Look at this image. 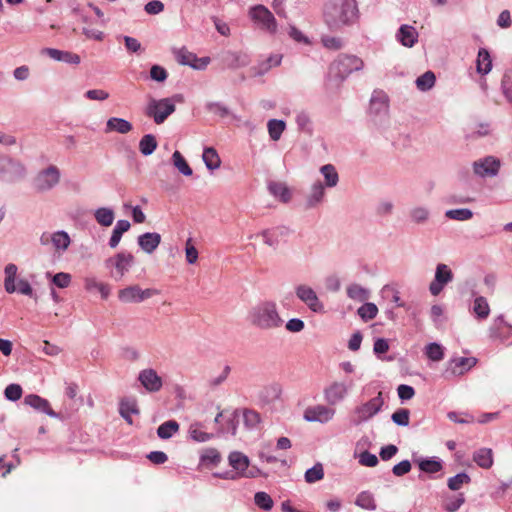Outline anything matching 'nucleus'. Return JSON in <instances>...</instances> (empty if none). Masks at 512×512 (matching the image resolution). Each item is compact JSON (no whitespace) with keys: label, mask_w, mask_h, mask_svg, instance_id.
<instances>
[{"label":"nucleus","mask_w":512,"mask_h":512,"mask_svg":"<svg viewBox=\"0 0 512 512\" xmlns=\"http://www.w3.org/2000/svg\"><path fill=\"white\" fill-rule=\"evenodd\" d=\"M42 246L52 245L58 254L64 253L71 244V238L66 231L43 232L39 238Z\"/></svg>","instance_id":"dca6fc26"},{"label":"nucleus","mask_w":512,"mask_h":512,"mask_svg":"<svg viewBox=\"0 0 512 512\" xmlns=\"http://www.w3.org/2000/svg\"><path fill=\"white\" fill-rule=\"evenodd\" d=\"M179 430V424L175 420L162 423L157 429V435L161 439L171 438Z\"/></svg>","instance_id":"c03bdc74"},{"label":"nucleus","mask_w":512,"mask_h":512,"mask_svg":"<svg viewBox=\"0 0 512 512\" xmlns=\"http://www.w3.org/2000/svg\"><path fill=\"white\" fill-rule=\"evenodd\" d=\"M130 227L131 225L128 220H118L112 230V234L109 239V246L111 248H116L121 241L122 235L127 232Z\"/></svg>","instance_id":"473e14b6"},{"label":"nucleus","mask_w":512,"mask_h":512,"mask_svg":"<svg viewBox=\"0 0 512 512\" xmlns=\"http://www.w3.org/2000/svg\"><path fill=\"white\" fill-rule=\"evenodd\" d=\"M60 179V169L56 165H49L37 173L33 180V186L37 192H48L60 183Z\"/></svg>","instance_id":"1a4fd4ad"},{"label":"nucleus","mask_w":512,"mask_h":512,"mask_svg":"<svg viewBox=\"0 0 512 512\" xmlns=\"http://www.w3.org/2000/svg\"><path fill=\"white\" fill-rule=\"evenodd\" d=\"M172 162L175 168L184 176H191L193 170L179 151L172 154Z\"/></svg>","instance_id":"49530a36"},{"label":"nucleus","mask_w":512,"mask_h":512,"mask_svg":"<svg viewBox=\"0 0 512 512\" xmlns=\"http://www.w3.org/2000/svg\"><path fill=\"white\" fill-rule=\"evenodd\" d=\"M501 87L505 98L512 105V79L508 74L504 75Z\"/></svg>","instance_id":"774afa93"},{"label":"nucleus","mask_w":512,"mask_h":512,"mask_svg":"<svg viewBox=\"0 0 512 512\" xmlns=\"http://www.w3.org/2000/svg\"><path fill=\"white\" fill-rule=\"evenodd\" d=\"M84 288L88 292L98 291L103 299H107L110 295V286L99 281L95 276H86L83 279Z\"/></svg>","instance_id":"a878e982"},{"label":"nucleus","mask_w":512,"mask_h":512,"mask_svg":"<svg viewBox=\"0 0 512 512\" xmlns=\"http://www.w3.org/2000/svg\"><path fill=\"white\" fill-rule=\"evenodd\" d=\"M409 417L408 409H399L392 414L391 419L396 425L405 427L409 425Z\"/></svg>","instance_id":"e2e57ef3"},{"label":"nucleus","mask_w":512,"mask_h":512,"mask_svg":"<svg viewBox=\"0 0 512 512\" xmlns=\"http://www.w3.org/2000/svg\"><path fill=\"white\" fill-rule=\"evenodd\" d=\"M430 211L426 206H415L410 209L409 217L416 224H423L428 221Z\"/></svg>","instance_id":"37998d69"},{"label":"nucleus","mask_w":512,"mask_h":512,"mask_svg":"<svg viewBox=\"0 0 512 512\" xmlns=\"http://www.w3.org/2000/svg\"><path fill=\"white\" fill-rule=\"evenodd\" d=\"M325 186L320 179H316L305 192V208L314 209L319 207L325 200Z\"/></svg>","instance_id":"aec40b11"},{"label":"nucleus","mask_w":512,"mask_h":512,"mask_svg":"<svg viewBox=\"0 0 512 512\" xmlns=\"http://www.w3.org/2000/svg\"><path fill=\"white\" fill-rule=\"evenodd\" d=\"M171 98L151 99L146 108L147 116L153 118L156 124H162L171 114L175 112V99Z\"/></svg>","instance_id":"6e6552de"},{"label":"nucleus","mask_w":512,"mask_h":512,"mask_svg":"<svg viewBox=\"0 0 512 512\" xmlns=\"http://www.w3.org/2000/svg\"><path fill=\"white\" fill-rule=\"evenodd\" d=\"M358 18L355 0L330 1L325 5L324 20L330 29L353 24Z\"/></svg>","instance_id":"f03ea898"},{"label":"nucleus","mask_w":512,"mask_h":512,"mask_svg":"<svg viewBox=\"0 0 512 512\" xmlns=\"http://www.w3.org/2000/svg\"><path fill=\"white\" fill-rule=\"evenodd\" d=\"M26 175L23 163L11 157L0 154V181L16 182Z\"/></svg>","instance_id":"9d476101"},{"label":"nucleus","mask_w":512,"mask_h":512,"mask_svg":"<svg viewBox=\"0 0 512 512\" xmlns=\"http://www.w3.org/2000/svg\"><path fill=\"white\" fill-rule=\"evenodd\" d=\"M296 297L314 313H324V304L320 301L316 291L307 284L295 286Z\"/></svg>","instance_id":"ddd939ff"},{"label":"nucleus","mask_w":512,"mask_h":512,"mask_svg":"<svg viewBox=\"0 0 512 512\" xmlns=\"http://www.w3.org/2000/svg\"><path fill=\"white\" fill-rule=\"evenodd\" d=\"M228 461L233 471L219 475L224 479L236 480L238 478H254L258 474V470L254 468L249 469V458L241 452H231L228 456Z\"/></svg>","instance_id":"423d86ee"},{"label":"nucleus","mask_w":512,"mask_h":512,"mask_svg":"<svg viewBox=\"0 0 512 512\" xmlns=\"http://www.w3.org/2000/svg\"><path fill=\"white\" fill-rule=\"evenodd\" d=\"M269 192L275 196L276 198H279L282 202L287 203L291 199V192L290 189L287 187L286 184L281 182H271L268 185Z\"/></svg>","instance_id":"4c0bfd02"},{"label":"nucleus","mask_w":512,"mask_h":512,"mask_svg":"<svg viewBox=\"0 0 512 512\" xmlns=\"http://www.w3.org/2000/svg\"><path fill=\"white\" fill-rule=\"evenodd\" d=\"M254 502L255 504L265 510V511H269L272 509L273 505H274V502H273V499L271 498V496L269 494H267L266 492H257L254 496Z\"/></svg>","instance_id":"5fc2aeb1"},{"label":"nucleus","mask_w":512,"mask_h":512,"mask_svg":"<svg viewBox=\"0 0 512 512\" xmlns=\"http://www.w3.org/2000/svg\"><path fill=\"white\" fill-rule=\"evenodd\" d=\"M188 434L193 441L198 443H204L213 438V434L205 432L202 424L199 422L190 424Z\"/></svg>","instance_id":"f704fd0d"},{"label":"nucleus","mask_w":512,"mask_h":512,"mask_svg":"<svg viewBox=\"0 0 512 512\" xmlns=\"http://www.w3.org/2000/svg\"><path fill=\"white\" fill-rule=\"evenodd\" d=\"M71 275L66 272H59L52 276V283L58 288H67L71 283Z\"/></svg>","instance_id":"69168bd1"},{"label":"nucleus","mask_w":512,"mask_h":512,"mask_svg":"<svg viewBox=\"0 0 512 512\" xmlns=\"http://www.w3.org/2000/svg\"><path fill=\"white\" fill-rule=\"evenodd\" d=\"M168 77L167 70L160 65H152L150 68V78L156 82H165Z\"/></svg>","instance_id":"0e129e2a"},{"label":"nucleus","mask_w":512,"mask_h":512,"mask_svg":"<svg viewBox=\"0 0 512 512\" xmlns=\"http://www.w3.org/2000/svg\"><path fill=\"white\" fill-rule=\"evenodd\" d=\"M320 173L324 177L325 188H334L338 185L339 175L332 164H326L320 167Z\"/></svg>","instance_id":"2f4dec72"},{"label":"nucleus","mask_w":512,"mask_h":512,"mask_svg":"<svg viewBox=\"0 0 512 512\" xmlns=\"http://www.w3.org/2000/svg\"><path fill=\"white\" fill-rule=\"evenodd\" d=\"M133 264L134 256L129 252H120L105 261L107 268L113 267L115 269V272L111 274L116 280L122 279L124 275L129 272Z\"/></svg>","instance_id":"4468645a"},{"label":"nucleus","mask_w":512,"mask_h":512,"mask_svg":"<svg viewBox=\"0 0 512 512\" xmlns=\"http://www.w3.org/2000/svg\"><path fill=\"white\" fill-rule=\"evenodd\" d=\"M453 280V272L448 265L440 263L436 266L434 280L429 285V291L433 296L441 293L445 285Z\"/></svg>","instance_id":"6ab92c4d"},{"label":"nucleus","mask_w":512,"mask_h":512,"mask_svg":"<svg viewBox=\"0 0 512 512\" xmlns=\"http://www.w3.org/2000/svg\"><path fill=\"white\" fill-rule=\"evenodd\" d=\"M358 315L364 321H369L374 319L378 314V308L374 303L366 302L361 307L358 308Z\"/></svg>","instance_id":"603ef678"},{"label":"nucleus","mask_w":512,"mask_h":512,"mask_svg":"<svg viewBox=\"0 0 512 512\" xmlns=\"http://www.w3.org/2000/svg\"><path fill=\"white\" fill-rule=\"evenodd\" d=\"M205 108L208 112L222 118L229 115L228 107L221 102H207Z\"/></svg>","instance_id":"bf43d9fd"},{"label":"nucleus","mask_w":512,"mask_h":512,"mask_svg":"<svg viewBox=\"0 0 512 512\" xmlns=\"http://www.w3.org/2000/svg\"><path fill=\"white\" fill-rule=\"evenodd\" d=\"M220 460V453L215 448L205 449L200 456V461L203 464L217 465L220 462Z\"/></svg>","instance_id":"6e6d98bb"},{"label":"nucleus","mask_w":512,"mask_h":512,"mask_svg":"<svg viewBox=\"0 0 512 512\" xmlns=\"http://www.w3.org/2000/svg\"><path fill=\"white\" fill-rule=\"evenodd\" d=\"M259 236H261L263 239V242L270 247H275L279 243L278 229L264 230L259 234Z\"/></svg>","instance_id":"052dcab7"},{"label":"nucleus","mask_w":512,"mask_h":512,"mask_svg":"<svg viewBox=\"0 0 512 512\" xmlns=\"http://www.w3.org/2000/svg\"><path fill=\"white\" fill-rule=\"evenodd\" d=\"M4 395L10 401H17L22 396V388L18 384H9L4 390Z\"/></svg>","instance_id":"338daca9"},{"label":"nucleus","mask_w":512,"mask_h":512,"mask_svg":"<svg viewBox=\"0 0 512 512\" xmlns=\"http://www.w3.org/2000/svg\"><path fill=\"white\" fill-rule=\"evenodd\" d=\"M347 296L357 302H364L370 298V291L356 283L350 284L346 288Z\"/></svg>","instance_id":"72a5a7b5"},{"label":"nucleus","mask_w":512,"mask_h":512,"mask_svg":"<svg viewBox=\"0 0 512 512\" xmlns=\"http://www.w3.org/2000/svg\"><path fill=\"white\" fill-rule=\"evenodd\" d=\"M173 55L181 65L191 67L192 62L195 61V54L188 51L185 47L173 49Z\"/></svg>","instance_id":"09e8293b"},{"label":"nucleus","mask_w":512,"mask_h":512,"mask_svg":"<svg viewBox=\"0 0 512 512\" xmlns=\"http://www.w3.org/2000/svg\"><path fill=\"white\" fill-rule=\"evenodd\" d=\"M160 293L159 290L154 288L142 289L139 285L134 284L122 288L118 291V299L121 303H141Z\"/></svg>","instance_id":"f8f14e48"},{"label":"nucleus","mask_w":512,"mask_h":512,"mask_svg":"<svg viewBox=\"0 0 512 512\" xmlns=\"http://www.w3.org/2000/svg\"><path fill=\"white\" fill-rule=\"evenodd\" d=\"M157 148V140L154 135L146 134L139 142V150L144 156L151 155Z\"/></svg>","instance_id":"79ce46f5"},{"label":"nucleus","mask_w":512,"mask_h":512,"mask_svg":"<svg viewBox=\"0 0 512 512\" xmlns=\"http://www.w3.org/2000/svg\"><path fill=\"white\" fill-rule=\"evenodd\" d=\"M476 364L477 359L475 357H452L446 363L443 376L447 379L461 376L471 370Z\"/></svg>","instance_id":"2eb2a0df"},{"label":"nucleus","mask_w":512,"mask_h":512,"mask_svg":"<svg viewBox=\"0 0 512 512\" xmlns=\"http://www.w3.org/2000/svg\"><path fill=\"white\" fill-rule=\"evenodd\" d=\"M282 60V56L279 54L271 55L267 58L265 62L260 64L259 71L256 73L257 75H262L269 71L272 67L279 66Z\"/></svg>","instance_id":"680f3d73"},{"label":"nucleus","mask_w":512,"mask_h":512,"mask_svg":"<svg viewBox=\"0 0 512 512\" xmlns=\"http://www.w3.org/2000/svg\"><path fill=\"white\" fill-rule=\"evenodd\" d=\"M435 81L434 73L427 71L416 79V86L420 91H428L434 86Z\"/></svg>","instance_id":"3c124183"},{"label":"nucleus","mask_w":512,"mask_h":512,"mask_svg":"<svg viewBox=\"0 0 512 512\" xmlns=\"http://www.w3.org/2000/svg\"><path fill=\"white\" fill-rule=\"evenodd\" d=\"M25 404L29 405L30 407L34 408L35 410L41 411L45 414H47L50 417L57 418L58 414L54 412L48 400L36 395V394H29L24 398Z\"/></svg>","instance_id":"393cba45"},{"label":"nucleus","mask_w":512,"mask_h":512,"mask_svg":"<svg viewBox=\"0 0 512 512\" xmlns=\"http://www.w3.org/2000/svg\"><path fill=\"white\" fill-rule=\"evenodd\" d=\"M295 122L297 124L298 130L311 135L313 132V124L310 115L305 111L297 112L295 116Z\"/></svg>","instance_id":"ea45409f"},{"label":"nucleus","mask_w":512,"mask_h":512,"mask_svg":"<svg viewBox=\"0 0 512 512\" xmlns=\"http://www.w3.org/2000/svg\"><path fill=\"white\" fill-rule=\"evenodd\" d=\"M335 414L336 410L330 405L317 404L307 407L304 410L303 418L307 422L326 424L334 418Z\"/></svg>","instance_id":"f3484780"},{"label":"nucleus","mask_w":512,"mask_h":512,"mask_svg":"<svg viewBox=\"0 0 512 512\" xmlns=\"http://www.w3.org/2000/svg\"><path fill=\"white\" fill-rule=\"evenodd\" d=\"M137 381L148 393H158L162 390L164 381L154 368H144L139 371Z\"/></svg>","instance_id":"a211bd4d"},{"label":"nucleus","mask_w":512,"mask_h":512,"mask_svg":"<svg viewBox=\"0 0 512 512\" xmlns=\"http://www.w3.org/2000/svg\"><path fill=\"white\" fill-rule=\"evenodd\" d=\"M324 477L323 466L320 463L315 464L305 472V480L308 483H314Z\"/></svg>","instance_id":"13d9d810"},{"label":"nucleus","mask_w":512,"mask_h":512,"mask_svg":"<svg viewBox=\"0 0 512 512\" xmlns=\"http://www.w3.org/2000/svg\"><path fill=\"white\" fill-rule=\"evenodd\" d=\"M248 17L261 31L270 35L278 32V23L273 13L264 5H253L248 9Z\"/></svg>","instance_id":"39448f33"},{"label":"nucleus","mask_w":512,"mask_h":512,"mask_svg":"<svg viewBox=\"0 0 512 512\" xmlns=\"http://www.w3.org/2000/svg\"><path fill=\"white\" fill-rule=\"evenodd\" d=\"M94 218L99 225L109 227L113 224L115 213L109 207H100L94 211Z\"/></svg>","instance_id":"c9c22d12"},{"label":"nucleus","mask_w":512,"mask_h":512,"mask_svg":"<svg viewBox=\"0 0 512 512\" xmlns=\"http://www.w3.org/2000/svg\"><path fill=\"white\" fill-rule=\"evenodd\" d=\"M55 61L78 65L81 61L78 54L62 51L56 48H44L41 52Z\"/></svg>","instance_id":"5701e85b"},{"label":"nucleus","mask_w":512,"mask_h":512,"mask_svg":"<svg viewBox=\"0 0 512 512\" xmlns=\"http://www.w3.org/2000/svg\"><path fill=\"white\" fill-rule=\"evenodd\" d=\"M247 321L260 331H275L285 324L278 304L274 300H262L253 305L248 311Z\"/></svg>","instance_id":"f257e3e1"},{"label":"nucleus","mask_w":512,"mask_h":512,"mask_svg":"<svg viewBox=\"0 0 512 512\" xmlns=\"http://www.w3.org/2000/svg\"><path fill=\"white\" fill-rule=\"evenodd\" d=\"M448 219L456 221H468L473 217V212L468 208L450 209L445 212Z\"/></svg>","instance_id":"8fccbe9b"},{"label":"nucleus","mask_w":512,"mask_h":512,"mask_svg":"<svg viewBox=\"0 0 512 512\" xmlns=\"http://www.w3.org/2000/svg\"><path fill=\"white\" fill-rule=\"evenodd\" d=\"M140 248L147 254H152L161 243V235L156 232H146L138 236Z\"/></svg>","instance_id":"b1692460"},{"label":"nucleus","mask_w":512,"mask_h":512,"mask_svg":"<svg viewBox=\"0 0 512 512\" xmlns=\"http://www.w3.org/2000/svg\"><path fill=\"white\" fill-rule=\"evenodd\" d=\"M119 413L126 420V422L131 425L133 423L131 418L132 414H139V408L136 399H122L119 405Z\"/></svg>","instance_id":"bb28decb"},{"label":"nucleus","mask_w":512,"mask_h":512,"mask_svg":"<svg viewBox=\"0 0 512 512\" xmlns=\"http://www.w3.org/2000/svg\"><path fill=\"white\" fill-rule=\"evenodd\" d=\"M417 463L420 470L426 473H436L442 469L441 462L435 459H419Z\"/></svg>","instance_id":"864d4df0"},{"label":"nucleus","mask_w":512,"mask_h":512,"mask_svg":"<svg viewBox=\"0 0 512 512\" xmlns=\"http://www.w3.org/2000/svg\"><path fill=\"white\" fill-rule=\"evenodd\" d=\"M354 386L353 381H332L323 390V396L326 403L335 406L343 402Z\"/></svg>","instance_id":"9b49d317"},{"label":"nucleus","mask_w":512,"mask_h":512,"mask_svg":"<svg viewBox=\"0 0 512 512\" xmlns=\"http://www.w3.org/2000/svg\"><path fill=\"white\" fill-rule=\"evenodd\" d=\"M385 404V399L382 391L370 400L357 405L353 410V423L360 425L368 422L378 413H380Z\"/></svg>","instance_id":"0eeeda50"},{"label":"nucleus","mask_w":512,"mask_h":512,"mask_svg":"<svg viewBox=\"0 0 512 512\" xmlns=\"http://www.w3.org/2000/svg\"><path fill=\"white\" fill-rule=\"evenodd\" d=\"M425 355L434 362H439L444 358V347L439 343L432 342L426 345Z\"/></svg>","instance_id":"de8ad7c7"},{"label":"nucleus","mask_w":512,"mask_h":512,"mask_svg":"<svg viewBox=\"0 0 512 512\" xmlns=\"http://www.w3.org/2000/svg\"><path fill=\"white\" fill-rule=\"evenodd\" d=\"M355 504L361 507L362 509H366L369 511H374L377 508L373 494L368 491H363L359 493L356 498Z\"/></svg>","instance_id":"a18cd8bd"},{"label":"nucleus","mask_w":512,"mask_h":512,"mask_svg":"<svg viewBox=\"0 0 512 512\" xmlns=\"http://www.w3.org/2000/svg\"><path fill=\"white\" fill-rule=\"evenodd\" d=\"M499 169L500 161L493 156H487L473 163L474 173L481 178L494 177L498 174Z\"/></svg>","instance_id":"412c9836"},{"label":"nucleus","mask_w":512,"mask_h":512,"mask_svg":"<svg viewBox=\"0 0 512 512\" xmlns=\"http://www.w3.org/2000/svg\"><path fill=\"white\" fill-rule=\"evenodd\" d=\"M132 128L133 126L129 121L123 118L111 117L106 122L105 132H118L120 134H127L132 130Z\"/></svg>","instance_id":"cd10ccee"},{"label":"nucleus","mask_w":512,"mask_h":512,"mask_svg":"<svg viewBox=\"0 0 512 512\" xmlns=\"http://www.w3.org/2000/svg\"><path fill=\"white\" fill-rule=\"evenodd\" d=\"M492 69V59L487 49L480 48L476 59V71L481 75L488 74Z\"/></svg>","instance_id":"c85d7f7f"},{"label":"nucleus","mask_w":512,"mask_h":512,"mask_svg":"<svg viewBox=\"0 0 512 512\" xmlns=\"http://www.w3.org/2000/svg\"><path fill=\"white\" fill-rule=\"evenodd\" d=\"M202 159L205 163V166L209 170H216L220 167V164H221L220 157H219L217 151L212 147H208V148L204 149L203 154H202Z\"/></svg>","instance_id":"58836bf2"},{"label":"nucleus","mask_w":512,"mask_h":512,"mask_svg":"<svg viewBox=\"0 0 512 512\" xmlns=\"http://www.w3.org/2000/svg\"><path fill=\"white\" fill-rule=\"evenodd\" d=\"M470 482V477L466 473H458L453 477H450L448 479V487L451 490L457 491L459 490L464 484H468Z\"/></svg>","instance_id":"4d7b16f0"},{"label":"nucleus","mask_w":512,"mask_h":512,"mask_svg":"<svg viewBox=\"0 0 512 512\" xmlns=\"http://www.w3.org/2000/svg\"><path fill=\"white\" fill-rule=\"evenodd\" d=\"M472 310L479 320L486 319L490 314V306L487 299L483 296H476L473 301Z\"/></svg>","instance_id":"e433bc0d"},{"label":"nucleus","mask_w":512,"mask_h":512,"mask_svg":"<svg viewBox=\"0 0 512 512\" xmlns=\"http://www.w3.org/2000/svg\"><path fill=\"white\" fill-rule=\"evenodd\" d=\"M364 61L350 54H340L330 64L328 78L337 83L344 82L353 72L361 71L364 68Z\"/></svg>","instance_id":"7ed1b4c3"},{"label":"nucleus","mask_w":512,"mask_h":512,"mask_svg":"<svg viewBox=\"0 0 512 512\" xmlns=\"http://www.w3.org/2000/svg\"><path fill=\"white\" fill-rule=\"evenodd\" d=\"M368 116L377 129L384 130L389 126V98L384 91L375 90L372 93Z\"/></svg>","instance_id":"20e7f679"},{"label":"nucleus","mask_w":512,"mask_h":512,"mask_svg":"<svg viewBox=\"0 0 512 512\" xmlns=\"http://www.w3.org/2000/svg\"><path fill=\"white\" fill-rule=\"evenodd\" d=\"M474 462L483 469H489L493 465V452L490 448H480L473 454Z\"/></svg>","instance_id":"7c9ffc66"},{"label":"nucleus","mask_w":512,"mask_h":512,"mask_svg":"<svg viewBox=\"0 0 512 512\" xmlns=\"http://www.w3.org/2000/svg\"><path fill=\"white\" fill-rule=\"evenodd\" d=\"M18 268L15 264L9 263L4 268V288L5 291L9 294L16 292V276H17Z\"/></svg>","instance_id":"c756f323"},{"label":"nucleus","mask_w":512,"mask_h":512,"mask_svg":"<svg viewBox=\"0 0 512 512\" xmlns=\"http://www.w3.org/2000/svg\"><path fill=\"white\" fill-rule=\"evenodd\" d=\"M395 37L401 45L411 48L418 42L419 34L415 27L403 24L399 27Z\"/></svg>","instance_id":"4be33fe9"},{"label":"nucleus","mask_w":512,"mask_h":512,"mask_svg":"<svg viewBox=\"0 0 512 512\" xmlns=\"http://www.w3.org/2000/svg\"><path fill=\"white\" fill-rule=\"evenodd\" d=\"M286 128V123L283 120L270 119L267 123V129L270 138L273 141H278Z\"/></svg>","instance_id":"a19ab883"}]
</instances>
